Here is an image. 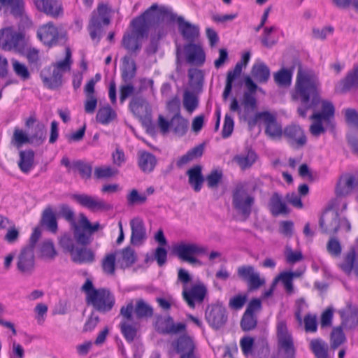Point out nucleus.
Masks as SVG:
<instances>
[{"instance_id": "nucleus-24", "label": "nucleus", "mask_w": 358, "mask_h": 358, "mask_svg": "<svg viewBox=\"0 0 358 358\" xmlns=\"http://www.w3.org/2000/svg\"><path fill=\"white\" fill-rule=\"evenodd\" d=\"M283 136L291 145L297 148L303 146L307 141L303 130L296 124L287 126L284 129Z\"/></svg>"}, {"instance_id": "nucleus-22", "label": "nucleus", "mask_w": 358, "mask_h": 358, "mask_svg": "<svg viewBox=\"0 0 358 358\" xmlns=\"http://www.w3.org/2000/svg\"><path fill=\"white\" fill-rule=\"evenodd\" d=\"M38 10L52 17L57 18L63 14V8L58 0H34Z\"/></svg>"}, {"instance_id": "nucleus-8", "label": "nucleus", "mask_w": 358, "mask_h": 358, "mask_svg": "<svg viewBox=\"0 0 358 358\" xmlns=\"http://www.w3.org/2000/svg\"><path fill=\"white\" fill-rule=\"evenodd\" d=\"M25 44L24 34L12 27H6L0 30V48L3 50L20 51Z\"/></svg>"}, {"instance_id": "nucleus-61", "label": "nucleus", "mask_w": 358, "mask_h": 358, "mask_svg": "<svg viewBox=\"0 0 358 358\" xmlns=\"http://www.w3.org/2000/svg\"><path fill=\"white\" fill-rule=\"evenodd\" d=\"M13 71L17 76L25 80L30 78V73L27 66L17 60H13Z\"/></svg>"}, {"instance_id": "nucleus-7", "label": "nucleus", "mask_w": 358, "mask_h": 358, "mask_svg": "<svg viewBox=\"0 0 358 358\" xmlns=\"http://www.w3.org/2000/svg\"><path fill=\"white\" fill-rule=\"evenodd\" d=\"M99 222L91 224L83 213L79 215V222L72 227L73 236L77 243L86 246L92 242V235L100 229Z\"/></svg>"}, {"instance_id": "nucleus-11", "label": "nucleus", "mask_w": 358, "mask_h": 358, "mask_svg": "<svg viewBox=\"0 0 358 358\" xmlns=\"http://www.w3.org/2000/svg\"><path fill=\"white\" fill-rule=\"evenodd\" d=\"M110 24V17L108 16V7L104 4H99L96 10L93 11L92 17L88 26V30L90 37L92 40L100 41V33L102 24L108 25Z\"/></svg>"}, {"instance_id": "nucleus-39", "label": "nucleus", "mask_w": 358, "mask_h": 358, "mask_svg": "<svg viewBox=\"0 0 358 358\" xmlns=\"http://www.w3.org/2000/svg\"><path fill=\"white\" fill-rule=\"evenodd\" d=\"M71 256L73 262L77 263L92 262L94 259V252L85 247H77Z\"/></svg>"}, {"instance_id": "nucleus-44", "label": "nucleus", "mask_w": 358, "mask_h": 358, "mask_svg": "<svg viewBox=\"0 0 358 358\" xmlns=\"http://www.w3.org/2000/svg\"><path fill=\"white\" fill-rule=\"evenodd\" d=\"M310 348L317 358H328L327 345L320 339L310 341Z\"/></svg>"}, {"instance_id": "nucleus-48", "label": "nucleus", "mask_w": 358, "mask_h": 358, "mask_svg": "<svg viewBox=\"0 0 358 358\" xmlns=\"http://www.w3.org/2000/svg\"><path fill=\"white\" fill-rule=\"evenodd\" d=\"M299 275L300 274L297 272H283L279 275L278 278L282 281L286 292L291 294L294 290L292 280L294 278H297Z\"/></svg>"}, {"instance_id": "nucleus-56", "label": "nucleus", "mask_w": 358, "mask_h": 358, "mask_svg": "<svg viewBox=\"0 0 358 358\" xmlns=\"http://www.w3.org/2000/svg\"><path fill=\"white\" fill-rule=\"evenodd\" d=\"M255 270L252 265H243L237 268V275L241 280L248 282L252 277Z\"/></svg>"}, {"instance_id": "nucleus-52", "label": "nucleus", "mask_w": 358, "mask_h": 358, "mask_svg": "<svg viewBox=\"0 0 358 358\" xmlns=\"http://www.w3.org/2000/svg\"><path fill=\"white\" fill-rule=\"evenodd\" d=\"M276 30L277 27L275 26L265 27L264 29L263 34L261 38V42L264 47L267 48H271L277 43L276 40L273 39L271 37V34L273 32L275 31Z\"/></svg>"}, {"instance_id": "nucleus-35", "label": "nucleus", "mask_w": 358, "mask_h": 358, "mask_svg": "<svg viewBox=\"0 0 358 358\" xmlns=\"http://www.w3.org/2000/svg\"><path fill=\"white\" fill-rule=\"evenodd\" d=\"M40 223L51 232H57V222L55 215L50 207L45 208L43 211Z\"/></svg>"}, {"instance_id": "nucleus-15", "label": "nucleus", "mask_w": 358, "mask_h": 358, "mask_svg": "<svg viewBox=\"0 0 358 358\" xmlns=\"http://www.w3.org/2000/svg\"><path fill=\"white\" fill-rule=\"evenodd\" d=\"M277 338L280 350L289 358H294L295 348L293 338L284 321H279L277 324Z\"/></svg>"}, {"instance_id": "nucleus-41", "label": "nucleus", "mask_w": 358, "mask_h": 358, "mask_svg": "<svg viewBox=\"0 0 358 358\" xmlns=\"http://www.w3.org/2000/svg\"><path fill=\"white\" fill-rule=\"evenodd\" d=\"M292 70L282 68L273 74L275 83L280 87H289L291 85Z\"/></svg>"}, {"instance_id": "nucleus-31", "label": "nucleus", "mask_w": 358, "mask_h": 358, "mask_svg": "<svg viewBox=\"0 0 358 358\" xmlns=\"http://www.w3.org/2000/svg\"><path fill=\"white\" fill-rule=\"evenodd\" d=\"M251 75L257 82L266 83L270 78L271 71L265 63L257 61L252 67Z\"/></svg>"}, {"instance_id": "nucleus-12", "label": "nucleus", "mask_w": 358, "mask_h": 358, "mask_svg": "<svg viewBox=\"0 0 358 358\" xmlns=\"http://www.w3.org/2000/svg\"><path fill=\"white\" fill-rule=\"evenodd\" d=\"M157 126L163 135L167 134L171 130L176 135L182 136L187 132L188 122L179 113L176 114L171 121L159 115L157 118Z\"/></svg>"}, {"instance_id": "nucleus-43", "label": "nucleus", "mask_w": 358, "mask_h": 358, "mask_svg": "<svg viewBox=\"0 0 358 358\" xmlns=\"http://www.w3.org/2000/svg\"><path fill=\"white\" fill-rule=\"evenodd\" d=\"M257 155L253 151H248L246 155L235 156L234 161L236 162L242 169L250 167L256 161Z\"/></svg>"}, {"instance_id": "nucleus-1", "label": "nucleus", "mask_w": 358, "mask_h": 358, "mask_svg": "<svg viewBox=\"0 0 358 358\" xmlns=\"http://www.w3.org/2000/svg\"><path fill=\"white\" fill-rule=\"evenodd\" d=\"M320 84L317 75L311 71L298 70L293 99L301 102L298 113L302 117H306L308 110H315L321 102V111L314 112L310 116L313 123L310 126V133L315 137L324 134L328 129H333L335 108L331 102L321 101L319 96Z\"/></svg>"}, {"instance_id": "nucleus-59", "label": "nucleus", "mask_w": 358, "mask_h": 358, "mask_svg": "<svg viewBox=\"0 0 358 358\" xmlns=\"http://www.w3.org/2000/svg\"><path fill=\"white\" fill-rule=\"evenodd\" d=\"M222 178V173L219 170H213L209 175L207 176L206 180L209 188L214 189L218 186Z\"/></svg>"}, {"instance_id": "nucleus-64", "label": "nucleus", "mask_w": 358, "mask_h": 358, "mask_svg": "<svg viewBox=\"0 0 358 358\" xmlns=\"http://www.w3.org/2000/svg\"><path fill=\"white\" fill-rule=\"evenodd\" d=\"M127 199L129 205H139L144 203L147 197L144 194H139L136 189H132Z\"/></svg>"}, {"instance_id": "nucleus-34", "label": "nucleus", "mask_w": 358, "mask_h": 358, "mask_svg": "<svg viewBox=\"0 0 358 358\" xmlns=\"http://www.w3.org/2000/svg\"><path fill=\"white\" fill-rule=\"evenodd\" d=\"M157 164L155 155L148 152H141L138 155V166L145 173L152 172Z\"/></svg>"}, {"instance_id": "nucleus-16", "label": "nucleus", "mask_w": 358, "mask_h": 358, "mask_svg": "<svg viewBox=\"0 0 358 358\" xmlns=\"http://www.w3.org/2000/svg\"><path fill=\"white\" fill-rule=\"evenodd\" d=\"M207 289L202 283H198L187 288L183 287L182 292V298L191 308H194L196 303H201L206 295Z\"/></svg>"}, {"instance_id": "nucleus-17", "label": "nucleus", "mask_w": 358, "mask_h": 358, "mask_svg": "<svg viewBox=\"0 0 358 358\" xmlns=\"http://www.w3.org/2000/svg\"><path fill=\"white\" fill-rule=\"evenodd\" d=\"M155 328L160 334L169 335H176L186 331L185 324L175 323L170 315L158 316L155 322Z\"/></svg>"}, {"instance_id": "nucleus-63", "label": "nucleus", "mask_w": 358, "mask_h": 358, "mask_svg": "<svg viewBox=\"0 0 358 358\" xmlns=\"http://www.w3.org/2000/svg\"><path fill=\"white\" fill-rule=\"evenodd\" d=\"M327 250L331 256H340L342 248L339 241L336 238H331L327 244Z\"/></svg>"}, {"instance_id": "nucleus-18", "label": "nucleus", "mask_w": 358, "mask_h": 358, "mask_svg": "<svg viewBox=\"0 0 358 358\" xmlns=\"http://www.w3.org/2000/svg\"><path fill=\"white\" fill-rule=\"evenodd\" d=\"M250 59V52L249 51L245 52L243 55L241 60L236 63L234 69L227 72L226 85L222 94V98L224 101L228 99L231 92L233 82L241 76L243 68L248 65Z\"/></svg>"}, {"instance_id": "nucleus-53", "label": "nucleus", "mask_w": 358, "mask_h": 358, "mask_svg": "<svg viewBox=\"0 0 358 358\" xmlns=\"http://www.w3.org/2000/svg\"><path fill=\"white\" fill-rule=\"evenodd\" d=\"M41 253L44 258L53 259L57 255L53 242L50 240L44 241L41 245Z\"/></svg>"}, {"instance_id": "nucleus-50", "label": "nucleus", "mask_w": 358, "mask_h": 358, "mask_svg": "<svg viewBox=\"0 0 358 358\" xmlns=\"http://www.w3.org/2000/svg\"><path fill=\"white\" fill-rule=\"evenodd\" d=\"M183 106L187 112L192 113L198 106V99L192 92L185 91L183 94Z\"/></svg>"}, {"instance_id": "nucleus-28", "label": "nucleus", "mask_w": 358, "mask_h": 358, "mask_svg": "<svg viewBox=\"0 0 358 358\" xmlns=\"http://www.w3.org/2000/svg\"><path fill=\"white\" fill-rule=\"evenodd\" d=\"M58 30L52 22H48L37 31V36L41 41L46 45H52L56 43L58 39Z\"/></svg>"}, {"instance_id": "nucleus-20", "label": "nucleus", "mask_w": 358, "mask_h": 358, "mask_svg": "<svg viewBox=\"0 0 358 358\" xmlns=\"http://www.w3.org/2000/svg\"><path fill=\"white\" fill-rule=\"evenodd\" d=\"M358 88V64H354L352 69L341 80L335 87V91L343 94Z\"/></svg>"}, {"instance_id": "nucleus-3", "label": "nucleus", "mask_w": 358, "mask_h": 358, "mask_svg": "<svg viewBox=\"0 0 358 358\" xmlns=\"http://www.w3.org/2000/svg\"><path fill=\"white\" fill-rule=\"evenodd\" d=\"M82 291L86 294L87 303L100 313H107L112 310L115 298L111 291L106 288L95 289L92 282L87 279L82 286Z\"/></svg>"}, {"instance_id": "nucleus-13", "label": "nucleus", "mask_w": 358, "mask_h": 358, "mask_svg": "<svg viewBox=\"0 0 358 358\" xmlns=\"http://www.w3.org/2000/svg\"><path fill=\"white\" fill-rule=\"evenodd\" d=\"M255 119L253 124H255L257 119L263 120L265 124V134L269 138L276 141L280 140L283 136L284 130L275 115L268 111L260 112L256 114Z\"/></svg>"}, {"instance_id": "nucleus-51", "label": "nucleus", "mask_w": 358, "mask_h": 358, "mask_svg": "<svg viewBox=\"0 0 358 358\" xmlns=\"http://www.w3.org/2000/svg\"><path fill=\"white\" fill-rule=\"evenodd\" d=\"M101 267L104 273L107 275H113L115 271V255L108 254L103 259Z\"/></svg>"}, {"instance_id": "nucleus-23", "label": "nucleus", "mask_w": 358, "mask_h": 358, "mask_svg": "<svg viewBox=\"0 0 358 358\" xmlns=\"http://www.w3.org/2000/svg\"><path fill=\"white\" fill-rule=\"evenodd\" d=\"M186 61L196 66H202L206 60V54L200 45L189 43L184 46Z\"/></svg>"}, {"instance_id": "nucleus-54", "label": "nucleus", "mask_w": 358, "mask_h": 358, "mask_svg": "<svg viewBox=\"0 0 358 358\" xmlns=\"http://www.w3.org/2000/svg\"><path fill=\"white\" fill-rule=\"evenodd\" d=\"M117 173V171L110 166H97L94 169V177L97 179L110 178Z\"/></svg>"}, {"instance_id": "nucleus-37", "label": "nucleus", "mask_w": 358, "mask_h": 358, "mask_svg": "<svg viewBox=\"0 0 358 358\" xmlns=\"http://www.w3.org/2000/svg\"><path fill=\"white\" fill-rule=\"evenodd\" d=\"M34 152L31 150L20 152L18 166L24 173H29L34 167Z\"/></svg>"}, {"instance_id": "nucleus-25", "label": "nucleus", "mask_w": 358, "mask_h": 358, "mask_svg": "<svg viewBox=\"0 0 358 358\" xmlns=\"http://www.w3.org/2000/svg\"><path fill=\"white\" fill-rule=\"evenodd\" d=\"M177 23L178 30L185 41L193 43L199 36L200 29L198 25L186 21L181 16L177 18Z\"/></svg>"}, {"instance_id": "nucleus-60", "label": "nucleus", "mask_w": 358, "mask_h": 358, "mask_svg": "<svg viewBox=\"0 0 358 358\" xmlns=\"http://www.w3.org/2000/svg\"><path fill=\"white\" fill-rule=\"evenodd\" d=\"M345 116L347 124L354 129L358 130V112L352 108L345 110Z\"/></svg>"}, {"instance_id": "nucleus-9", "label": "nucleus", "mask_w": 358, "mask_h": 358, "mask_svg": "<svg viewBox=\"0 0 358 358\" xmlns=\"http://www.w3.org/2000/svg\"><path fill=\"white\" fill-rule=\"evenodd\" d=\"M133 300H130L125 306H122L120 310V315L122 317L120 328L124 338L129 342L134 340L137 332L136 325L133 322Z\"/></svg>"}, {"instance_id": "nucleus-36", "label": "nucleus", "mask_w": 358, "mask_h": 358, "mask_svg": "<svg viewBox=\"0 0 358 358\" xmlns=\"http://www.w3.org/2000/svg\"><path fill=\"white\" fill-rule=\"evenodd\" d=\"M31 144L41 145L46 139V129L45 125L41 122H37L34 129L29 132Z\"/></svg>"}, {"instance_id": "nucleus-33", "label": "nucleus", "mask_w": 358, "mask_h": 358, "mask_svg": "<svg viewBox=\"0 0 358 358\" xmlns=\"http://www.w3.org/2000/svg\"><path fill=\"white\" fill-rule=\"evenodd\" d=\"M173 345L176 351L181 355L195 352V345L192 338L186 334L180 336Z\"/></svg>"}, {"instance_id": "nucleus-38", "label": "nucleus", "mask_w": 358, "mask_h": 358, "mask_svg": "<svg viewBox=\"0 0 358 358\" xmlns=\"http://www.w3.org/2000/svg\"><path fill=\"white\" fill-rule=\"evenodd\" d=\"M134 312L138 319L151 317L153 315V308L143 299L136 300Z\"/></svg>"}, {"instance_id": "nucleus-19", "label": "nucleus", "mask_w": 358, "mask_h": 358, "mask_svg": "<svg viewBox=\"0 0 358 358\" xmlns=\"http://www.w3.org/2000/svg\"><path fill=\"white\" fill-rule=\"evenodd\" d=\"M17 268L22 274L31 273L34 268V253L31 247L22 249L17 257Z\"/></svg>"}, {"instance_id": "nucleus-42", "label": "nucleus", "mask_w": 358, "mask_h": 358, "mask_svg": "<svg viewBox=\"0 0 358 358\" xmlns=\"http://www.w3.org/2000/svg\"><path fill=\"white\" fill-rule=\"evenodd\" d=\"M11 143L17 148H20L24 144H31L30 137L22 129L15 127L11 138Z\"/></svg>"}, {"instance_id": "nucleus-62", "label": "nucleus", "mask_w": 358, "mask_h": 358, "mask_svg": "<svg viewBox=\"0 0 358 358\" xmlns=\"http://www.w3.org/2000/svg\"><path fill=\"white\" fill-rule=\"evenodd\" d=\"M356 260L355 253L354 251L350 252L345 257L344 262L341 264V269L346 273L354 271V265Z\"/></svg>"}, {"instance_id": "nucleus-14", "label": "nucleus", "mask_w": 358, "mask_h": 358, "mask_svg": "<svg viewBox=\"0 0 358 358\" xmlns=\"http://www.w3.org/2000/svg\"><path fill=\"white\" fill-rule=\"evenodd\" d=\"M255 198L250 195L243 186H238L233 194L232 203L234 207L245 217H249Z\"/></svg>"}, {"instance_id": "nucleus-6", "label": "nucleus", "mask_w": 358, "mask_h": 358, "mask_svg": "<svg viewBox=\"0 0 358 358\" xmlns=\"http://www.w3.org/2000/svg\"><path fill=\"white\" fill-rule=\"evenodd\" d=\"M173 252L181 261L201 266L202 262L196 256L206 254L207 248L196 243L180 241L173 246Z\"/></svg>"}, {"instance_id": "nucleus-45", "label": "nucleus", "mask_w": 358, "mask_h": 358, "mask_svg": "<svg viewBox=\"0 0 358 358\" xmlns=\"http://www.w3.org/2000/svg\"><path fill=\"white\" fill-rule=\"evenodd\" d=\"M147 101L142 97L133 98L129 107L131 112L138 117H141L148 108Z\"/></svg>"}, {"instance_id": "nucleus-32", "label": "nucleus", "mask_w": 358, "mask_h": 358, "mask_svg": "<svg viewBox=\"0 0 358 358\" xmlns=\"http://www.w3.org/2000/svg\"><path fill=\"white\" fill-rule=\"evenodd\" d=\"M189 185L193 187L195 192H199L204 182V178L202 175V167L196 165L189 169L187 171Z\"/></svg>"}, {"instance_id": "nucleus-2", "label": "nucleus", "mask_w": 358, "mask_h": 358, "mask_svg": "<svg viewBox=\"0 0 358 358\" xmlns=\"http://www.w3.org/2000/svg\"><path fill=\"white\" fill-rule=\"evenodd\" d=\"M158 6L152 4L140 15L130 22V31L125 32L122 45L131 55H136L142 48V39L147 38L152 24L158 18Z\"/></svg>"}, {"instance_id": "nucleus-10", "label": "nucleus", "mask_w": 358, "mask_h": 358, "mask_svg": "<svg viewBox=\"0 0 358 358\" xmlns=\"http://www.w3.org/2000/svg\"><path fill=\"white\" fill-rule=\"evenodd\" d=\"M320 227L324 234H335L340 227L347 231L350 230V224L346 219H340L338 213L334 210H328L324 212L320 219Z\"/></svg>"}, {"instance_id": "nucleus-46", "label": "nucleus", "mask_w": 358, "mask_h": 358, "mask_svg": "<svg viewBox=\"0 0 358 358\" xmlns=\"http://www.w3.org/2000/svg\"><path fill=\"white\" fill-rule=\"evenodd\" d=\"M116 116L115 112L110 106H107L100 108L96 114V120L103 124L109 123Z\"/></svg>"}, {"instance_id": "nucleus-58", "label": "nucleus", "mask_w": 358, "mask_h": 358, "mask_svg": "<svg viewBox=\"0 0 358 358\" xmlns=\"http://www.w3.org/2000/svg\"><path fill=\"white\" fill-rule=\"evenodd\" d=\"M266 283V280L262 277L259 272L255 270L252 277L247 282L250 290H256Z\"/></svg>"}, {"instance_id": "nucleus-29", "label": "nucleus", "mask_w": 358, "mask_h": 358, "mask_svg": "<svg viewBox=\"0 0 358 358\" xmlns=\"http://www.w3.org/2000/svg\"><path fill=\"white\" fill-rule=\"evenodd\" d=\"M357 184L356 178L354 176L346 174L342 176L336 186V193L339 196H346L349 194Z\"/></svg>"}, {"instance_id": "nucleus-57", "label": "nucleus", "mask_w": 358, "mask_h": 358, "mask_svg": "<svg viewBox=\"0 0 358 358\" xmlns=\"http://www.w3.org/2000/svg\"><path fill=\"white\" fill-rule=\"evenodd\" d=\"M8 227L6 234L4 236V240L8 243H14L17 241L20 236V231L15 227V224L10 221L8 224Z\"/></svg>"}, {"instance_id": "nucleus-26", "label": "nucleus", "mask_w": 358, "mask_h": 358, "mask_svg": "<svg viewBox=\"0 0 358 358\" xmlns=\"http://www.w3.org/2000/svg\"><path fill=\"white\" fill-rule=\"evenodd\" d=\"M72 198L79 204L91 210H108L111 208V206L104 201L87 194H73Z\"/></svg>"}, {"instance_id": "nucleus-47", "label": "nucleus", "mask_w": 358, "mask_h": 358, "mask_svg": "<svg viewBox=\"0 0 358 358\" xmlns=\"http://www.w3.org/2000/svg\"><path fill=\"white\" fill-rule=\"evenodd\" d=\"M342 326L334 328L331 334L330 345L333 349H336L341 345L346 340L343 331Z\"/></svg>"}, {"instance_id": "nucleus-5", "label": "nucleus", "mask_w": 358, "mask_h": 358, "mask_svg": "<svg viewBox=\"0 0 358 358\" xmlns=\"http://www.w3.org/2000/svg\"><path fill=\"white\" fill-rule=\"evenodd\" d=\"M71 52L69 48H66V56L64 60L46 67L42 70L41 78L45 87L54 90L60 87L62 85L63 74L69 71L71 64Z\"/></svg>"}, {"instance_id": "nucleus-49", "label": "nucleus", "mask_w": 358, "mask_h": 358, "mask_svg": "<svg viewBox=\"0 0 358 358\" xmlns=\"http://www.w3.org/2000/svg\"><path fill=\"white\" fill-rule=\"evenodd\" d=\"M75 238L69 234H64L59 238V244L61 248L70 255L76 250L77 246H76Z\"/></svg>"}, {"instance_id": "nucleus-21", "label": "nucleus", "mask_w": 358, "mask_h": 358, "mask_svg": "<svg viewBox=\"0 0 358 358\" xmlns=\"http://www.w3.org/2000/svg\"><path fill=\"white\" fill-rule=\"evenodd\" d=\"M206 319L213 328L217 329L227 320L226 310L221 306H213L206 310Z\"/></svg>"}, {"instance_id": "nucleus-40", "label": "nucleus", "mask_w": 358, "mask_h": 358, "mask_svg": "<svg viewBox=\"0 0 358 358\" xmlns=\"http://www.w3.org/2000/svg\"><path fill=\"white\" fill-rule=\"evenodd\" d=\"M136 260V255L134 249L127 247L120 251L118 262L122 268L131 266Z\"/></svg>"}, {"instance_id": "nucleus-27", "label": "nucleus", "mask_w": 358, "mask_h": 358, "mask_svg": "<svg viewBox=\"0 0 358 358\" xmlns=\"http://www.w3.org/2000/svg\"><path fill=\"white\" fill-rule=\"evenodd\" d=\"M131 238L130 242L133 245H141L146 239V229L144 222L139 217H134L130 220Z\"/></svg>"}, {"instance_id": "nucleus-4", "label": "nucleus", "mask_w": 358, "mask_h": 358, "mask_svg": "<svg viewBox=\"0 0 358 358\" xmlns=\"http://www.w3.org/2000/svg\"><path fill=\"white\" fill-rule=\"evenodd\" d=\"M245 84L249 91L243 93L241 103L236 97H233L229 105V110L236 113L240 120L247 121L257 108V99L254 93L257 89V85L249 76L245 78Z\"/></svg>"}, {"instance_id": "nucleus-30", "label": "nucleus", "mask_w": 358, "mask_h": 358, "mask_svg": "<svg viewBox=\"0 0 358 358\" xmlns=\"http://www.w3.org/2000/svg\"><path fill=\"white\" fill-rule=\"evenodd\" d=\"M268 207L271 213L273 216L286 215L289 213L286 203L283 201L282 196L277 192L272 194Z\"/></svg>"}, {"instance_id": "nucleus-55", "label": "nucleus", "mask_w": 358, "mask_h": 358, "mask_svg": "<svg viewBox=\"0 0 358 358\" xmlns=\"http://www.w3.org/2000/svg\"><path fill=\"white\" fill-rule=\"evenodd\" d=\"M257 318L255 315L244 313L241 321V327L245 331H250L257 326Z\"/></svg>"}]
</instances>
